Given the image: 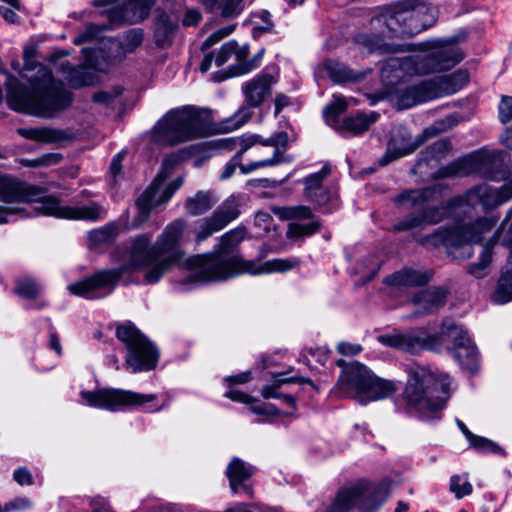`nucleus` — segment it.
Here are the masks:
<instances>
[{"label":"nucleus","mask_w":512,"mask_h":512,"mask_svg":"<svg viewBox=\"0 0 512 512\" xmlns=\"http://www.w3.org/2000/svg\"><path fill=\"white\" fill-rule=\"evenodd\" d=\"M481 172L491 181L505 180L500 187L481 183L469 189L465 194L454 197L438 206L429 205L431 201L442 196L448 186L436 183L431 186L406 190L395 197V204L411 212L393 225L397 232L422 228L425 225L438 224L454 218L456 223L451 227H440L433 233L421 237L419 243L428 248L444 246L450 254L452 249L463 248L461 258H470L473 249L470 244L481 242L483 235L496 225L498 216H479L473 218L471 211L481 206L487 212L507 203L512 198V161L509 153L503 150L488 152L481 157Z\"/></svg>","instance_id":"f257e3e1"},{"label":"nucleus","mask_w":512,"mask_h":512,"mask_svg":"<svg viewBox=\"0 0 512 512\" xmlns=\"http://www.w3.org/2000/svg\"><path fill=\"white\" fill-rule=\"evenodd\" d=\"M187 223L176 219L168 224L151 245L148 234H140L131 239L128 248V261L123 265L99 270L92 275L68 286V290L88 300L107 297L116 288L120 279L138 269L144 268V280L148 284L157 283L170 269L183 260L184 252L179 248V242Z\"/></svg>","instance_id":"f03ea898"},{"label":"nucleus","mask_w":512,"mask_h":512,"mask_svg":"<svg viewBox=\"0 0 512 512\" xmlns=\"http://www.w3.org/2000/svg\"><path fill=\"white\" fill-rule=\"evenodd\" d=\"M277 79L265 70L242 85L245 105L231 117L222 120L217 128L212 126L211 113L207 109L184 106L167 112L154 126L152 141L165 146H174L214 132H230L242 127L257 108L271 96Z\"/></svg>","instance_id":"7ed1b4c3"},{"label":"nucleus","mask_w":512,"mask_h":512,"mask_svg":"<svg viewBox=\"0 0 512 512\" xmlns=\"http://www.w3.org/2000/svg\"><path fill=\"white\" fill-rule=\"evenodd\" d=\"M246 234V227L238 226L219 238L214 251L188 258L186 264L193 270L187 277L188 281L191 283L217 282L243 273L251 275L283 273L299 266L300 260L297 257L275 258L263 263L245 260L239 255L225 257L240 245Z\"/></svg>","instance_id":"20e7f679"},{"label":"nucleus","mask_w":512,"mask_h":512,"mask_svg":"<svg viewBox=\"0 0 512 512\" xmlns=\"http://www.w3.org/2000/svg\"><path fill=\"white\" fill-rule=\"evenodd\" d=\"M378 341L387 347L409 353L420 350L440 351L446 347L462 369L474 373L479 368V354L467 330L451 318L443 319L440 332L431 334L426 328L411 329L378 336Z\"/></svg>","instance_id":"39448f33"},{"label":"nucleus","mask_w":512,"mask_h":512,"mask_svg":"<svg viewBox=\"0 0 512 512\" xmlns=\"http://www.w3.org/2000/svg\"><path fill=\"white\" fill-rule=\"evenodd\" d=\"M29 79L31 90L13 75H6L7 102L11 109L41 118H53L72 103V94L62 81L56 80L50 69L38 64Z\"/></svg>","instance_id":"423d86ee"},{"label":"nucleus","mask_w":512,"mask_h":512,"mask_svg":"<svg viewBox=\"0 0 512 512\" xmlns=\"http://www.w3.org/2000/svg\"><path fill=\"white\" fill-rule=\"evenodd\" d=\"M0 201L32 204V214L71 220L97 221L106 216V210L96 202L82 206L62 205L54 196H43L37 186L5 175H0Z\"/></svg>","instance_id":"0eeeda50"},{"label":"nucleus","mask_w":512,"mask_h":512,"mask_svg":"<svg viewBox=\"0 0 512 512\" xmlns=\"http://www.w3.org/2000/svg\"><path fill=\"white\" fill-rule=\"evenodd\" d=\"M403 391L406 411L422 420H439L451 394V377L422 366L410 368Z\"/></svg>","instance_id":"6e6552de"},{"label":"nucleus","mask_w":512,"mask_h":512,"mask_svg":"<svg viewBox=\"0 0 512 512\" xmlns=\"http://www.w3.org/2000/svg\"><path fill=\"white\" fill-rule=\"evenodd\" d=\"M336 364L342 367L335 387L339 397L352 398L361 405H366L371 401L389 397L397 390L393 381L377 377L360 362L339 359Z\"/></svg>","instance_id":"1a4fd4ad"},{"label":"nucleus","mask_w":512,"mask_h":512,"mask_svg":"<svg viewBox=\"0 0 512 512\" xmlns=\"http://www.w3.org/2000/svg\"><path fill=\"white\" fill-rule=\"evenodd\" d=\"M434 9L413 1L400 2L372 19V24L384 25L388 36H413L429 28L432 21L428 15L433 16Z\"/></svg>","instance_id":"9d476101"},{"label":"nucleus","mask_w":512,"mask_h":512,"mask_svg":"<svg viewBox=\"0 0 512 512\" xmlns=\"http://www.w3.org/2000/svg\"><path fill=\"white\" fill-rule=\"evenodd\" d=\"M116 337L126 348L125 364L131 373L147 372L156 368L159 350L134 325H119L116 328Z\"/></svg>","instance_id":"9b49d317"},{"label":"nucleus","mask_w":512,"mask_h":512,"mask_svg":"<svg viewBox=\"0 0 512 512\" xmlns=\"http://www.w3.org/2000/svg\"><path fill=\"white\" fill-rule=\"evenodd\" d=\"M80 395L89 406L109 411H117L123 407H143L158 398L157 394H142L116 388L82 391Z\"/></svg>","instance_id":"f8f14e48"},{"label":"nucleus","mask_w":512,"mask_h":512,"mask_svg":"<svg viewBox=\"0 0 512 512\" xmlns=\"http://www.w3.org/2000/svg\"><path fill=\"white\" fill-rule=\"evenodd\" d=\"M166 177L167 175L160 172L151 185L136 200L138 214L134 220V226L144 223L148 219L151 209L165 204L183 183L182 178L179 177L164 186Z\"/></svg>","instance_id":"ddd939ff"},{"label":"nucleus","mask_w":512,"mask_h":512,"mask_svg":"<svg viewBox=\"0 0 512 512\" xmlns=\"http://www.w3.org/2000/svg\"><path fill=\"white\" fill-rule=\"evenodd\" d=\"M422 45L431 51L421 58L417 57L416 71L420 73L448 70L464 58L461 49L454 44L442 45L438 41H433Z\"/></svg>","instance_id":"4468645a"},{"label":"nucleus","mask_w":512,"mask_h":512,"mask_svg":"<svg viewBox=\"0 0 512 512\" xmlns=\"http://www.w3.org/2000/svg\"><path fill=\"white\" fill-rule=\"evenodd\" d=\"M240 215L239 204L233 196L227 198L211 216L205 217L199 221L195 241L201 243L211 237L213 234L224 229L229 223L237 219Z\"/></svg>","instance_id":"2eb2a0df"},{"label":"nucleus","mask_w":512,"mask_h":512,"mask_svg":"<svg viewBox=\"0 0 512 512\" xmlns=\"http://www.w3.org/2000/svg\"><path fill=\"white\" fill-rule=\"evenodd\" d=\"M288 142L289 136L287 132L284 131L277 132L264 141H261L259 137L256 143H261L263 146L274 147L273 156L271 158L251 162L247 166L242 167V174H249L259 168L273 167L283 162H290L291 159L285 156Z\"/></svg>","instance_id":"dca6fc26"},{"label":"nucleus","mask_w":512,"mask_h":512,"mask_svg":"<svg viewBox=\"0 0 512 512\" xmlns=\"http://www.w3.org/2000/svg\"><path fill=\"white\" fill-rule=\"evenodd\" d=\"M258 135H248L241 137H228L219 140L220 147L227 150L238 149L236 154L226 163L224 169L220 175L221 180L229 179L239 167L242 172V167L245 165L241 164L242 155L253 147L258 141ZM248 164H246L247 166Z\"/></svg>","instance_id":"f3484780"},{"label":"nucleus","mask_w":512,"mask_h":512,"mask_svg":"<svg viewBox=\"0 0 512 512\" xmlns=\"http://www.w3.org/2000/svg\"><path fill=\"white\" fill-rule=\"evenodd\" d=\"M226 476L233 494L244 493L253 498V486L249 482L255 473V468L238 457H234L226 468Z\"/></svg>","instance_id":"a211bd4d"},{"label":"nucleus","mask_w":512,"mask_h":512,"mask_svg":"<svg viewBox=\"0 0 512 512\" xmlns=\"http://www.w3.org/2000/svg\"><path fill=\"white\" fill-rule=\"evenodd\" d=\"M512 218V208H510L500 227L496 230L495 234L483 245L482 252L479 256L477 263H472L467 267V273L476 279H483L487 275V269L492 262L493 247L498 241L502 242L504 226Z\"/></svg>","instance_id":"6ab92c4d"},{"label":"nucleus","mask_w":512,"mask_h":512,"mask_svg":"<svg viewBox=\"0 0 512 512\" xmlns=\"http://www.w3.org/2000/svg\"><path fill=\"white\" fill-rule=\"evenodd\" d=\"M469 81L466 70H457L451 74L428 80L433 99L452 95L461 90Z\"/></svg>","instance_id":"aec40b11"},{"label":"nucleus","mask_w":512,"mask_h":512,"mask_svg":"<svg viewBox=\"0 0 512 512\" xmlns=\"http://www.w3.org/2000/svg\"><path fill=\"white\" fill-rule=\"evenodd\" d=\"M448 290L444 287H432L419 291L412 298L416 306L415 316H425L437 311L445 304Z\"/></svg>","instance_id":"412c9836"},{"label":"nucleus","mask_w":512,"mask_h":512,"mask_svg":"<svg viewBox=\"0 0 512 512\" xmlns=\"http://www.w3.org/2000/svg\"><path fill=\"white\" fill-rule=\"evenodd\" d=\"M433 277L428 269H414L405 267L385 279V283L398 288H413L426 285Z\"/></svg>","instance_id":"4be33fe9"},{"label":"nucleus","mask_w":512,"mask_h":512,"mask_svg":"<svg viewBox=\"0 0 512 512\" xmlns=\"http://www.w3.org/2000/svg\"><path fill=\"white\" fill-rule=\"evenodd\" d=\"M330 172L329 166L324 165L320 171L308 175L302 181L305 185V197L319 206L325 205L330 199L328 189L323 186V181Z\"/></svg>","instance_id":"5701e85b"},{"label":"nucleus","mask_w":512,"mask_h":512,"mask_svg":"<svg viewBox=\"0 0 512 512\" xmlns=\"http://www.w3.org/2000/svg\"><path fill=\"white\" fill-rule=\"evenodd\" d=\"M502 245L510 249V255L498 281L494 300L497 303L505 304L512 300V224L502 238Z\"/></svg>","instance_id":"b1692460"},{"label":"nucleus","mask_w":512,"mask_h":512,"mask_svg":"<svg viewBox=\"0 0 512 512\" xmlns=\"http://www.w3.org/2000/svg\"><path fill=\"white\" fill-rule=\"evenodd\" d=\"M156 0H127L119 13L112 12L113 21L137 23L148 17L149 12Z\"/></svg>","instance_id":"393cba45"},{"label":"nucleus","mask_w":512,"mask_h":512,"mask_svg":"<svg viewBox=\"0 0 512 512\" xmlns=\"http://www.w3.org/2000/svg\"><path fill=\"white\" fill-rule=\"evenodd\" d=\"M265 49L261 48L251 59H248L250 48L248 44L238 46L234 41L233 54L236 58V63L230 67L233 76L244 75L257 69L262 62Z\"/></svg>","instance_id":"a878e982"},{"label":"nucleus","mask_w":512,"mask_h":512,"mask_svg":"<svg viewBox=\"0 0 512 512\" xmlns=\"http://www.w3.org/2000/svg\"><path fill=\"white\" fill-rule=\"evenodd\" d=\"M379 118V113L372 111L369 114L357 113L345 117L335 128L343 136H356L364 133Z\"/></svg>","instance_id":"bb28decb"},{"label":"nucleus","mask_w":512,"mask_h":512,"mask_svg":"<svg viewBox=\"0 0 512 512\" xmlns=\"http://www.w3.org/2000/svg\"><path fill=\"white\" fill-rule=\"evenodd\" d=\"M433 100L428 80L418 85L406 87L398 92L397 104L400 109H408L416 104Z\"/></svg>","instance_id":"cd10ccee"},{"label":"nucleus","mask_w":512,"mask_h":512,"mask_svg":"<svg viewBox=\"0 0 512 512\" xmlns=\"http://www.w3.org/2000/svg\"><path fill=\"white\" fill-rule=\"evenodd\" d=\"M176 28L177 21L173 20L166 12L158 11L154 30V40L157 47L167 48L171 46Z\"/></svg>","instance_id":"c85d7f7f"},{"label":"nucleus","mask_w":512,"mask_h":512,"mask_svg":"<svg viewBox=\"0 0 512 512\" xmlns=\"http://www.w3.org/2000/svg\"><path fill=\"white\" fill-rule=\"evenodd\" d=\"M18 134L26 139L43 143H61L70 139L66 131L49 127L20 128Z\"/></svg>","instance_id":"c756f323"},{"label":"nucleus","mask_w":512,"mask_h":512,"mask_svg":"<svg viewBox=\"0 0 512 512\" xmlns=\"http://www.w3.org/2000/svg\"><path fill=\"white\" fill-rule=\"evenodd\" d=\"M364 495L365 491L361 485L344 488L337 494L329 512H347Z\"/></svg>","instance_id":"7c9ffc66"},{"label":"nucleus","mask_w":512,"mask_h":512,"mask_svg":"<svg viewBox=\"0 0 512 512\" xmlns=\"http://www.w3.org/2000/svg\"><path fill=\"white\" fill-rule=\"evenodd\" d=\"M296 381H304L302 378H283L280 377L275 380L272 385H266L262 388V396L265 399L275 398L281 399L283 402L290 408V411H287L286 414H291L296 409L295 399L290 394H282L279 392V388L281 385L296 382Z\"/></svg>","instance_id":"2f4dec72"},{"label":"nucleus","mask_w":512,"mask_h":512,"mask_svg":"<svg viewBox=\"0 0 512 512\" xmlns=\"http://www.w3.org/2000/svg\"><path fill=\"white\" fill-rule=\"evenodd\" d=\"M218 201V198L210 191H198L194 197L185 202V208L190 215L198 216L210 210Z\"/></svg>","instance_id":"473e14b6"},{"label":"nucleus","mask_w":512,"mask_h":512,"mask_svg":"<svg viewBox=\"0 0 512 512\" xmlns=\"http://www.w3.org/2000/svg\"><path fill=\"white\" fill-rule=\"evenodd\" d=\"M324 69L326 70L331 80L336 83H342L356 79L355 74L351 69H349L345 64L336 60H326L324 62Z\"/></svg>","instance_id":"72a5a7b5"},{"label":"nucleus","mask_w":512,"mask_h":512,"mask_svg":"<svg viewBox=\"0 0 512 512\" xmlns=\"http://www.w3.org/2000/svg\"><path fill=\"white\" fill-rule=\"evenodd\" d=\"M348 106V99L341 96H335L334 101L326 106L323 111L326 123L336 128L342 121L339 119L340 115L346 111Z\"/></svg>","instance_id":"f704fd0d"},{"label":"nucleus","mask_w":512,"mask_h":512,"mask_svg":"<svg viewBox=\"0 0 512 512\" xmlns=\"http://www.w3.org/2000/svg\"><path fill=\"white\" fill-rule=\"evenodd\" d=\"M14 292L18 296H20L26 300L32 301V300H36L38 298V296L40 295L41 287L33 278L24 277V278H19L16 281V285L14 287Z\"/></svg>","instance_id":"c9c22d12"},{"label":"nucleus","mask_w":512,"mask_h":512,"mask_svg":"<svg viewBox=\"0 0 512 512\" xmlns=\"http://www.w3.org/2000/svg\"><path fill=\"white\" fill-rule=\"evenodd\" d=\"M416 147L412 144H406L401 147L397 146L395 139H392L388 143L386 153L380 158L379 164L385 166L401 157L411 154Z\"/></svg>","instance_id":"e433bc0d"},{"label":"nucleus","mask_w":512,"mask_h":512,"mask_svg":"<svg viewBox=\"0 0 512 512\" xmlns=\"http://www.w3.org/2000/svg\"><path fill=\"white\" fill-rule=\"evenodd\" d=\"M273 212L282 220L291 219H310L312 218V210L308 206H288L274 207Z\"/></svg>","instance_id":"4c0bfd02"},{"label":"nucleus","mask_w":512,"mask_h":512,"mask_svg":"<svg viewBox=\"0 0 512 512\" xmlns=\"http://www.w3.org/2000/svg\"><path fill=\"white\" fill-rule=\"evenodd\" d=\"M470 446L480 453L494 454L506 457V451L496 442L476 435L470 442Z\"/></svg>","instance_id":"58836bf2"},{"label":"nucleus","mask_w":512,"mask_h":512,"mask_svg":"<svg viewBox=\"0 0 512 512\" xmlns=\"http://www.w3.org/2000/svg\"><path fill=\"white\" fill-rule=\"evenodd\" d=\"M60 70L66 75L67 81L73 87L87 86L91 83V81L82 77L85 73L82 67H75L66 61L60 64Z\"/></svg>","instance_id":"ea45409f"},{"label":"nucleus","mask_w":512,"mask_h":512,"mask_svg":"<svg viewBox=\"0 0 512 512\" xmlns=\"http://www.w3.org/2000/svg\"><path fill=\"white\" fill-rule=\"evenodd\" d=\"M472 165V159L471 158H461L458 159L447 166L441 168L438 171V177L444 178V177H453L460 174H467L470 172V167Z\"/></svg>","instance_id":"a19ab883"},{"label":"nucleus","mask_w":512,"mask_h":512,"mask_svg":"<svg viewBox=\"0 0 512 512\" xmlns=\"http://www.w3.org/2000/svg\"><path fill=\"white\" fill-rule=\"evenodd\" d=\"M451 149L449 140L441 139L430 145L423 153V159L429 164L431 161H439Z\"/></svg>","instance_id":"79ce46f5"},{"label":"nucleus","mask_w":512,"mask_h":512,"mask_svg":"<svg viewBox=\"0 0 512 512\" xmlns=\"http://www.w3.org/2000/svg\"><path fill=\"white\" fill-rule=\"evenodd\" d=\"M321 223L319 221H312L306 224L290 223L287 230L289 238H299L303 236H311L319 231Z\"/></svg>","instance_id":"37998d69"},{"label":"nucleus","mask_w":512,"mask_h":512,"mask_svg":"<svg viewBox=\"0 0 512 512\" xmlns=\"http://www.w3.org/2000/svg\"><path fill=\"white\" fill-rule=\"evenodd\" d=\"M119 233V227L115 223H110L102 228L90 232V240L94 243H106L113 241Z\"/></svg>","instance_id":"c03bdc74"},{"label":"nucleus","mask_w":512,"mask_h":512,"mask_svg":"<svg viewBox=\"0 0 512 512\" xmlns=\"http://www.w3.org/2000/svg\"><path fill=\"white\" fill-rule=\"evenodd\" d=\"M108 25L88 24L81 34L73 40L74 44L81 45L86 42L96 41L100 39V34L108 30Z\"/></svg>","instance_id":"a18cd8bd"},{"label":"nucleus","mask_w":512,"mask_h":512,"mask_svg":"<svg viewBox=\"0 0 512 512\" xmlns=\"http://www.w3.org/2000/svg\"><path fill=\"white\" fill-rule=\"evenodd\" d=\"M472 485L460 475H453L450 478V491L457 499H461L472 493Z\"/></svg>","instance_id":"49530a36"},{"label":"nucleus","mask_w":512,"mask_h":512,"mask_svg":"<svg viewBox=\"0 0 512 512\" xmlns=\"http://www.w3.org/2000/svg\"><path fill=\"white\" fill-rule=\"evenodd\" d=\"M30 216H32V212L27 211L23 207H6L0 205V225Z\"/></svg>","instance_id":"de8ad7c7"},{"label":"nucleus","mask_w":512,"mask_h":512,"mask_svg":"<svg viewBox=\"0 0 512 512\" xmlns=\"http://www.w3.org/2000/svg\"><path fill=\"white\" fill-rule=\"evenodd\" d=\"M143 42V32L141 29H131L123 37L121 47L126 53L133 52Z\"/></svg>","instance_id":"09e8293b"},{"label":"nucleus","mask_w":512,"mask_h":512,"mask_svg":"<svg viewBox=\"0 0 512 512\" xmlns=\"http://www.w3.org/2000/svg\"><path fill=\"white\" fill-rule=\"evenodd\" d=\"M123 93L121 86H115L110 90L98 91L93 95V101L103 105L111 104L117 97Z\"/></svg>","instance_id":"8fccbe9b"},{"label":"nucleus","mask_w":512,"mask_h":512,"mask_svg":"<svg viewBox=\"0 0 512 512\" xmlns=\"http://www.w3.org/2000/svg\"><path fill=\"white\" fill-rule=\"evenodd\" d=\"M243 1L244 0H223L220 5L221 15L225 18L238 16L244 8Z\"/></svg>","instance_id":"3c124183"},{"label":"nucleus","mask_w":512,"mask_h":512,"mask_svg":"<svg viewBox=\"0 0 512 512\" xmlns=\"http://www.w3.org/2000/svg\"><path fill=\"white\" fill-rule=\"evenodd\" d=\"M499 120L506 124L512 120V96H503L498 106Z\"/></svg>","instance_id":"603ef678"},{"label":"nucleus","mask_w":512,"mask_h":512,"mask_svg":"<svg viewBox=\"0 0 512 512\" xmlns=\"http://www.w3.org/2000/svg\"><path fill=\"white\" fill-rule=\"evenodd\" d=\"M454 125V120L451 117H447L442 120L435 121L432 125L427 127L424 131L427 136H436L442 132L447 131Z\"/></svg>","instance_id":"864d4df0"},{"label":"nucleus","mask_w":512,"mask_h":512,"mask_svg":"<svg viewBox=\"0 0 512 512\" xmlns=\"http://www.w3.org/2000/svg\"><path fill=\"white\" fill-rule=\"evenodd\" d=\"M234 50V41H229L225 44H223L218 51L216 57H215V63L218 67L224 65L231 55L233 54Z\"/></svg>","instance_id":"5fc2aeb1"},{"label":"nucleus","mask_w":512,"mask_h":512,"mask_svg":"<svg viewBox=\"0 0 512 512\" xmlns=\"http://www.w3.org/2000/svg\"><path fill=\"white\" fill-rule=\"evenodd\" d=\"M257 17L263 22L262 26L253 28V37H257L258 33L270 31L273 28L272 15L267 10H262L257 14Z\"/></svg>","instance_id":"6e6d98bb"},{"label":"nucleus","mask_w":512,"mask_h":512,"mask_svg":"<svg viewBox=\"0 0 512 512\" xmlns=\"http://www.w3.org/2000/svg\"><path fill=\"white\" fill-rule=\"evenodd\" d=\"M32 506L31 501L26 497H19L6 503L2 512H11L15 510H23Z\"/></svg>","instance_id":"4d7b16f0"},{"label":"nucleus","mask_w":512,"mask_h":512,"mask_svg":"<svg viewBox=\"0 0 512 512\" xmlns=\"http://www.w3.org/2000/svg\"><path fill=\"white\" fill-rule=\"evenodd\" d=\"M250 405V409L255 414H276L277 409L271 404L259 403L254 400H250L248 403Z\"/></svg>","instance_id":"13d9d810"},{"label":"nucleus","mask_w":512,"mask_h":512,"mask_svg":"<svg viewBox=\"0 0 512 512\" xmlns=\"http://www.w3.org/2000/svg\"><path fill=\"white\" fill-rule=\"evenodd\" d=\"M13 478L21 486L33 484L32 475L26 468H18L15 470Z\"/></svg>","instance_id":"bf43d9fd"},{"label":"nucleus","mask_w":512,"mask_h":512,"mask_svg":"<svg viewBox=\"0 0 512 512\" xmlns=\"http://www.w3.org/2000/svg\"><path fill=\"white\" fill-rule=\"evenodd\" d=\"M61 159L62 156L60 154L49 153L35 159V164H33V166H49L59 163Z\"/></svg>","instance_id":"052dcab7"},{"label":"nucleus","mask_w":512,"mask_h":512,"mask_svg":"<svg viewBox=\"0 0 512 512\" xmlns=\"http://www.w3.org/2000/svg\"><path fill=\"white\" fill-rule=\"evenodd\" d=\"M337 350L342 355H356L362 351V347L359 344H351L346 342H341L337 346Z\"/></svg>","instance_id":"680f3d73"},{"label":"nucleus","mask_w":512,"mask_h":512,"mask_svg":"<svg viewBox=\"0 0 512 512\" xmlns=\"http://www.w3.org/2000/svg\"><path fill=\"white\" fill-rule=\"evenodd\" d=\"M122 159H123V154L122 153H118V154H116L112 158V161H111V164H110V173H111L112 177L114 178L115 182L117 181V177L121 173V168H122L121 162H122Z\"/></svg>","instance_id":"e2e57ef3"},{"label":"nucleus","mask_w":512,"mask_h":512,"mask_svg":"<svg viewBox=\"0 0 512 512\" xmlns=\"http://www.w3.org/2000/svg\"><path fill=\"white\" fill-rule=\"evenodd\" d=\"M90 505L93 507L92 512H111L107 500L100 496L90 498Z\"/></svg>","instance_id":"0e129e2a"},{"label":"nucleus","mask_w":512,"mask_h":512,"mask_svg":"<svg viewBox=\"0 0 512 512\" xmlns=\"http://www.w3.org/2000/svg\"><path fill=\"white\" fill-rule=\"evenodd\" d=\"M201 19V14L199 11L190 9L187 10L184 18H183V25L184 26H194L197 25L198 22Z\"/></svg>","instance_id":"69168bd1"},{"label":"nucleus","mask_w":512,"mask_h":512,"mask_svg":"<svg viewBox=\"0 0 512 512\" xmlns=\"http://www.w3.org/2000/svg\"><path fill=\"white\" fill-rule=\"evenodd\" d=\"M225 397L231 399L232 401L240 402V403H249L251 400V397L249 395H247L239 390H235V389H230L225 394Z\"/></svg>","instance_id":"338daca9"},{"label":"nucleus","mask_w":512,"mask_h":512,"mask_svg":"<svg viewBox=\"0 0 512 512\" xmlns=\"http://www.w3.org/2000/svg\"><path fill=\"white\" fill-rule=\"evenodd\" d=\"M500 142L512 150V127H507L500 136Z\"/></svg>","instance_id":"774afa93"}]
</instances>
